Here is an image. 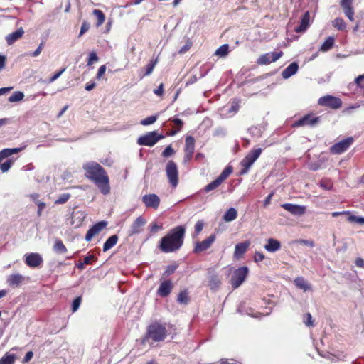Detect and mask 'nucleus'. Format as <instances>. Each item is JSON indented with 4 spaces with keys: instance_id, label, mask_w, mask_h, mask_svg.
Here are the masks:
<instances>
[{
    "instance_id": "6ab92c4d",
    "label": "nucleus",
    "mask_w": 364,
    "mask_h": 364,
    "mask_svg": "<svg viewBox=\"0 0 364 364\" xmlns=\"http://www.w3.org/2000/svg\"><path fill=\"white\" fill-rule=\"evenodd\" d=\"M145 224V219L141 216L138 217L130 226L129 235L139 234L142 231Z\"/></svg>"
},
{
    "instance_id": "393cba45",
    "label": "nucleus",
    "mask_w": 364,
    "mask_h": 364,
    "mask_svg": "<svg viewBox=\"0 0 364 364\" xmlns=\"http://www.w3.org/2000/svg\"><path fill=\"white\" fill-rule=\"evenodd\" d=\"M281 243L279 240L273 238H269L267 240L264 245V249L269 252H275L280 250Z\"/></svg>"
},
{
    "instance_id": "2f4dec72",
    "label": "nucleus",
    "mask_w": 364,
    "mask_h": 364,
    "mask_svg": "<svg viewBox=\"0 0 364 364\" xmlns=\"http://www.w3.org/2000/svg\"><path fill=\"white\" fill-rule=\"evenodd\" d=\"M53 250L58 254H63L67 252V248L60 240L57 239L55 240Z\"/></svg>"
},
{
    "instance_id": "a19ab883",
    "label": "nucleus",
    "mask_w": 364,
    "mask_h": 364,
    "mask_svg": "<svg viewBox=\"0 0 364 364\" xmlns=\"http://www.w3.org/2000/svg\"><path fill=\"white\" fill-rule=\"evenodd\" d=\"M177 301L180 304H188L189 301L188 292L186 291L180 292L178 295Z\"/></svg>"
},
{
    "instance_id": "6e6552de",
    "label": "nucleus",
    "mask_w": 364,
    "mask_h": 364,
    "mask_svg": "<svg viewBox=\"0 0 364 364\" xmlns=\"http://www.w3.org/2000/svg\"><path fill=\"white\" fill-rule=\"evenodd\" d=\"M354 139L352 136L347 137L333 144L331 148V152L334 154H341L346 151L353 144Z\"/></svg>"
},
{
    "instance_id": "dca6fc26",
    "label": "nucleus",
    "mask_w": 364,
    "mask_h": 364,
    "mask_svg": "<svg viewBox=\"0 0 364 364\" xmlns=\"http://www.w3.org/2000/svg\"><path fill=\"white\" fill-rule=\"evenodd\" d=\"M25 262L30 267H37L43 262L42 257L38 253H29L25 255Z\"/></svg>"
},
{
    "instance_id": "e433bc0d",
    "label": "nucleus",
    "mask_w": 364,
    "mask_h": 364,
    "mask_svg": "<svg viewBox=\"0 0 364 364\" xmlns=\"http://www.w3.org/2000/svg\"><path fill=\"white\" fill-rule=\"evenodd\" d=\"M93 14L96 16V18L97 19V26H100L105 22V14H103V12L102 11L98 10V9H95L93 11Z\"/></svg>"
},
{
    "instance_id": "ddd939ff",
    "label": "nucleus",
    "mask_w": 364,
    "mask_h": 364,
    "mask_svg": "<svg viewBox=\"0 0 364 364\" xmlns=\"http://www.w3.org/2000/svg\"><path fill=\"white\" fill-rule=\"evenodd\" d=\"M195 150V139L191 136H188L185 140V148L184 152L185 156L183 161L184 162H187L190 161L193 156Z\"/></svg>"
},
{
    "instance_id": "bf43d9fd",
    "label": "nucleus",
    "mask_w": 364,
    "mask_h": 364,
    "mask_svg": "<svg viewBox=\"0 0 364 364\" xmlns=\"http://www.w3.org/2000/svg\"><path fill=\"white\" fill-rule=\"evenodd\" d=\"M89 28L90 23L86 21H84L81 26L79 36H82L85 32H87L89 30Z\"/></svg>"
},
{
    "instance_id": "c756f323",
    "label": "nucleus",
    "mask_w": 364,
    "mask_h": 364,
    "mask_svg": "<svg viewBox=\"0 0 364 364\" xmlns=\"http://www.w3.org/2000/svg\"><path fill=\"white\" fill-rule=\"evenodd\" d=\"M118 237L116 235H112L109 237L103 245V251L107 252V250L112 248L117 242Z\"/></svg>"
},
{
    "instance_id": "f03ea898",
    "label": "nucleus",
    "mask_w": 364,
    "mask_h": 364,
    "mask_svg": "<svg viewBox=\"0 0 364 364\" xmlns=\"http://www.w3.org/2000/svg\"><path fill=\"white\" fill-rule=\"evenodd\" d=\"M185 228L177 226L161 239L159 247L163 252H173L179 250L183 243Z\"/></svg>"
},
{
    "instance_id": "c9c22d12",
    "label": "nucleus",
    "mask_w": 364,
    "mask_h": 364,
    "mask_svg": "<svg viewBox=\"0 0 364 364\" xmlns=\"http://www.w3.org/2000/svg\"><path fill=\"white\" fill-rule=\"evenodd\" d=\"M24 97V94L21 91L14 92L8 99L10 102H16L22 100Z\"/></svg>"
},
{
    "instance_id": "7c9ffc66",
    "label": "nucleus",
    "mask_w": 364,
    "mask_h": 364,
    "mask_svg": "<svg viewBox=\"0 0 364 364\" xmlns=\"http://www.w3.org/2000/svg\"><path fill=\"white\" fill-rule=\"evenodd\" d=\"M237 216V212L235 208H229L223 215V220L225 222H231L236 219Z\"/></svg>"
},
{
    "instance_id": "9d476101",
    "label": "nucleus",
    "mask_w": 364,
    "mask_h": 364,
    "mask_svg": "<svg viewBox=\"0 0 364 364\" xmlns=\"http://www.w3.org/2000/svg\"><path fill=\"white\" fill-rule=\"evenodd\" d=\"M320 122V117H316L314 114H306L296 121L294 124L295 127H301V126H310L314 127L318 124Z\"/></svg>"
},
{
    "instance_id": "864d4df0",
    "label": "nucleus",
    "mask_w": 364,
    "mask_h": 364,
    "mask_svg": "<svg viewBox=\"0 0 364 364\" xmlns=\"http://www.w3.org/2000/svg\"><path fill=\"white\" fill-rule=\"evenodd\" d=\"M161 229H162V225L158 224L156 222L152 223L149 225V230H150L151 232H152V233H156Z\"/></svg>"
},
{
    "instance_id": "6e6d98bb",
    "label": "nucleus",
    "mask_w": 364,
    "mask_h": 364,
    "mask_svg": "<svg viewBox=\"0 0 364 364\" xmlns=\"http://www.w3.org/2000/svg\"><path fill=\"white\" fill-rule=\"evenodd\" d=\"M319 184L325 190H330L333 186L332 183L328 180H322Z\"/></svg>"
},
{
    "instance_id": "cd10ccee",
    "label": "nucleus",
    "mask_w": 364,
    "mask_h": 364,
    "mask_svg": "<svg viewBox=\"0 0 364 364\" xmlns=\"http://www.w3.org/2000/svg\"><path fill=\"white\" fill-rule=\"evenodd\" d=\"M23 149V147L21 148H14V149H4L0 151V162L4 159L9 157L10 156L17 154Z\"/></svg>"
},
{
    "instance_id": "39448f33",
    "label": "nucleus",
    "mask_w": 364,
    "mask_h": 364,
    "mask_svg": "<svg viewBox=\"0 0 364 364\" xmlns=\"http://www.w3.org/2000/svg\"><path fill=\"white\" fill-rule=\"evenodd\" d=\"M165 171L169 184L175 188L178 184V170L176 164L173 161H168Z\"/></svg>"
},
{
    "instance_id": "1a4fd4ad",
    "label": "nucleus",
    "mask_w": 364,
    "mask_h": 364,
    "mask_svg": "<svg viewBox=\"0 0 364 364\" xmlns=\"http://www.w3.org/2000/svg\"><path fill=\"white\" fill-rule=\"evenodd\" d=\"M318 104L321 106H326L336 109L341 107L342 101L338 97L328 95L320 97Z\"/></svg>"
},
{
    "instance_id": "bb28decb",
    "label": "nucleus",
    "mask_w": 364,
    "mask_h": 364,
    "mask_svg": "<svg viewBox=\"0 0 364 364\" xmlns=\"http://www.w3.org/2000/svg\"><path fill=\"white\" fill-rule=\"evenodd\" d=\"M294 284L304 291H309L311 289V285L308 282L302 277H296L294 281Z\"/></svg>"
},
{
    "instance_id": "c03bdc74",
    "label": "nucleus",
    "mask_w": 364,
    "mask_h": 364,
    "mask_svg": "<svg viewBox=\"0 0 364 364\" xmlns=\"http://www.w3.org/2000/svg\"><path fill=\"white\" fill-rule=\"evenodd\" d=\"M173 122L177 127V129H175V130H172L170 132V135H171V136L176 134L181 129V128L183 127V121L181 119H178V118L174 119L173 120Z\"/></svg>"
},
{
    "instance_id": "ea45409f",
    "label": "nucleus",
    "mask_w": 364,
    "mask_h": 364,
    "mask_svg": "<svg viewBox=\"0 0 364 364\" xmlns=\"http://www.w3.org/2000/svg\"><path fill=\"white\" fill-rule=\"evenodd\" d=\"M220 185H221V183L220 182V181L218 178H216L215 180H214L212 182H210V183H208L204 188V191L206 192V193L210 192V191H211L213 190H215V188H217Z\"/></svg>"
},
{
    "instance_id": "13d9d810",
    "label": "nucleus",
    "mask_w": 364,
    "mask_h": 364,
    "mask_svg": "<svg viewBox=\"0 0 364 364\" xmlns=\"http://www.w3.org/2000/svg\"><path fill=\"white\" fill-rule=\"evenodd\" d=\"M192 43L189 41H188L186 44L181 47V48L179 50L178 53L183 54L186 52H187L191 47Z\"/></svg>"
},
{
    "instance_id": "f8f14e48",
    "label": "nucleus",
    "mask_w": 364,
    "mask_h": 364,
    "mask_svg": "<svg viewBox=\"0 0 364 364\" xmlns=\"http://www.w3.org/2000/svg\"><path fill=\"white\" fill-rule=\"evenodd\" d=\"M141 200L146 208L154 210L159 208L161 201L159 197L154 193L146 194L143 196Z\"/></svg>"
},
{
    "instance_id": "4c0bfd02",
    "label": "nucleus",
    "mask_w": 364,
    "mask_h": 364,
    "mask_svg": "<svg viewBox=\"0 0 364 364\" xmlns=\"http://www.w3.org/2000/svg\"><path fill=\"white\" fill-rule=\"evenodd\" d=\"M232 172V169L230 166H227L217 178L222 183Z\"/></svg>"
},
{
    "instance_id": "412c9836",
    "label": "nucleus",
    "mask_w": 364,
    "mask_h": 364,
    "mask_svg": "<svg viewBox=\"0 0 364 364\" xmlns=\"http://www.w3.org/2000/svg\"><path fill=\"white\" fill-rule=\"evenodd\" d=\"M172 289L173 284L171 282L170 280H165L161 283L157 290V294L161 297H166L169 295Z\"/></svg>"
},
{
    "instance_id": "603ef678",
    "label": "nucleus",
    "mask_w": 364,
    "mask_h": 364,
    "mask_svg": "<svg viewBox=\"0 0 364 364\" xmlns=\"http://www.w3.org/2000/svg\"><path fill=\"white\" fill-rule=\"evenodd\" d=\"M81 301H82V299L80 296H77V298H75L73 300V304H72L73 312H75L77 311V309H79V307L80 306Z\"/></svg>"
},
{
    "instance_id": "7ed1b4c3",
    "label": "nucleus",
    "mask_w": 364,
    "mask_h": 364,
    "mask_svg": "<svg viewBox=\"0 0 364 364\" xmlns=\"http://www.w3.org/2000/svg\"><path fill=\"white\" fill-rule=\"evenodd\" d=\"M167 336V330L164 325L159 323H154L147 328L146 335L144 338L142 343H144L149 339L154 342H160L165 340Z\"/></svg>"
},
{
    "instance_id": "c85d7f7f",
    "label": "nucleus",
    "mask_w": 364,
    "mask_h": 364,
    "mask_svg": "<svg viewBox=\"0 0 364 364\" xmlns=\"http://www.w3.org/2000/svg\"><path fill=\"white\" fill-rule=\"evenodd\" d=\"M209 286L211 289H217L218 288H219L220 285V279H219L218 275L215 274H211L210 272H209Z\"/></svg>"
},
{
    "instance_id": "a878e982",
    "label": "nucleus",
    "mask_w": 364,
    "mask_h": 364,
    "mask_svg": "<svg viewBox=\"0 0 364 364\" xmlns=\"http://www.w3.org/2000/svg\"><path fill=\"white\" fill-rule=\"evenodd\" d=\"M249 246L250 242L248 241L237 244L235 247V257L240 258L247 251Z\"/></svg>"
},
{
    "instance_id": "774afa93",
    "label": "nucleus",
    "mask_w": 364,
    "mask_h": 364,
    "mask_svg": "<svg viewBox=\"0 0 364 364\" xmlns=\"http://www.w3.org/2000/svg\"><path fill=\"white\" fill-rule=\"evenodd\" d=\"M355 82L358 84V86L364 87V75L358 76L355 79Z\"/></svg>"
},
{
    "instance_id": "9b49d317",
    "label": "nucleus",
    "mask_w": 364,
    "mask_h": 364,
    "mask_svg": "<svg viewBox=\"0 0 364 364\" xmlns=\"http://www.w3.org/2000/svg\"><path fill=\"white\" fill-rule=\"evenodd\" d=\"M283 55L282 51L279 52H272L262 55L257 60V63L259 65H267L271 63L277 61Z\"/></svg>"
},
{
    "instance_id": "72a5a7b5",
    "label": "nucleus",
    "mask_w": 364,
    "mask_h": 364,
    "mask_svg": "<svg viewBox=\"0 0 364 364\" xmlns=\"http://www.w3.org/2000/svg\"><path fill=\"white\" fill-rule=\"evenodd\" d=\"M15 360L16 355L14 354L6 353L0 359V364H14Z\"/></svg>"
},
{
    "instance_id": "a18cd8bd",
    "label": "nucleus",
    "mask_w": 364,
    "mask_h": 364,
    "mask_svg": "<svg viewBox=\"0 0 364 364\" xmlns=\"http://www.w3.org/2000/svg\"><path fill=\"white\" fill-rule=\"evenodd\" d=\"M12 163H13V161L11 159H7L4 162L1 161L0 162V170L3 173L8 171L10 169Z\"/></svg>"
},
{
    "instance_id": "a211bd4d",
    "label": "nucleus",
    "mask_w": 364,
    "mask_h": 364,
    "mask_svg": "<svg viewBox=\"0 0 364 364\" xmlns=\"http://www.w3.org/2000/svg\"><path fill=\"white\" fill-rule=\"evenodd\" d=\"M25 279L26 278L23 275L19 273H15L8 276L6 283L9 287L16 288L24 282Z\"/></svg>"
},
{
    "instance_id": "3c124183",
    "label": "nucleus",
    "mask_w": 364,
    "mask_h": 364,
    "mask_svg": "<svg viewBox=\"0 0 364 364\" xmlns=\"http://www.w3.org/2000/svg\"><path fill=\"white\" fill-rule=\"evenodd\" d=\"M347 220H348V221H349L350 223H358V224H361V225L364 224V218L363 217L350 215Z\"/></svg>"
},
{
    "instance_id": "8fccbe9b",
    "label": "nucleus",
    "mask_w": 364,
    "mask_h": 364,
    "mask_svg": "<svg viewBox=\"0 0 364 364\" xmlns=\"http://www.w3.org/2000/svg\"><path fill=\"white\" fill-rule=\"evenodd\" d=\"M157 119V116H150L141 121V124L147 126L154 124Z\"/></svg>"
},
{
    "instance_id": "338daca9",
    "label": "nucleus",
    "mask_w": 364,
    "mask_h": 364,
    "mask_svg": "<svg viewBox=\"0 0 364 364\" xmlns=\"http://www.w3.org/2000/svg\"><path fill=\"white\" fill-rule=\"evenodd\" d=\"M154 93L157 96H161L164 93V85L161 83L156 89L154 90Z\"/></svg>"
},
{
    "instance_id": "423d86ee",
    "label": "nucleus",
    "mask_w": 364,
    "mask_h": 364,
    "mask_svg": "<svg viewBox=\"0 0 364 364\" xmlns=\"http://www.w3.org/2000/svg\"><path fill=\"white\" fill-rule=\"evenodd\" d=\"M163 138V135L158 134L155 131L149 132L147 134L139 137L137 139V143L141 146H152Z\"/></svg>"
},
{
    "instance_id": "0eeeda50",
    "label": "nucleus",
    "mask_w": 364,
    "mask_h": 364,
    "mask_svg": "<svg viewBox=\"0 0 364 364\" xmlns=\"http://www.w3.org/2000/svg\"><path fill=\"white\" fill-rule=\"evenodd\" d=\"M248 274V268L242 267L235 269L231 277L230 283L234 289L238 288L245 280Z\"/></svg>"
},
{
    "instance_id": "0e129e2a",
    "label": "nucleus",
    "mask_w": 364,
    "mask_h": 364,
    "mask_svg": "<svg viewBox=\"0 0 364 364\" xmlns=\"http://www.w3.org/2000/svg\"><path fill=\"white\" fill-rule=\"evenodd\" d=\"M177 268L176 265H168L166 267V269L165 270V274L167 275H170L173 274Z\"/></svg>"
},
{
    "instance_id": "4468645a",
    "label": "nucleus",
    "mask_w": 364,
    "mask_h": 364,
    "mask_svg": "<svg viewBox=\"0 0 364 364\" xmlns=\"http://www.w3.org/2000/svg\"><path fill=\"white\" fill-rule=\"evenodd\" d=\"M215 235L214 234L210 235L207 239L201 242H196L193 252L196 253L203 252L208 250L215 242Z\"/></svg>"
},
{
    "instance_id": "f704fd0d",
    "label": "nucleus",
    "mask_w": 364,
    "mask_h": 364,
    "mask_svg": "<svg viewBox=\"0 0 364 364\" xmlns=\"http://www.w3.org/2000/svg\"><path fill=\"white\" fill-rule=\"evenodd\" d=\"M229 52V46L224 44L220 46L215 52V55L219 57H225Z\"/></svg>"
},
{
    "instance_id": "052dcab7",
    "label": "nucleus",
    "mask_w": 364,
    "mask_h": 364,
    "mask_svg": "<svg viewBox=\"0 0 364 364\" xmlns=\"http://www.w3.org/2000/svg\"><path fill=\"white\" fill-rule=\"evenodd\" d=\"M65 68H64L61 69L60 70H59L58 72H57L55 75H53L49 79L48 82L51 83V82H54L55 80H56L65 72Z\"/></svg>"
},
{
    "instance_id": "e2e57ef3",
    "label": "nucleus",
    "mask_w": 364,
    "mask_h": 364,
    "mask_svg": "<svg viewBox=\"0 0 364 364\" xmlns=\"http://www.w3.org/2000/svg\"><path fill=\"white\" fill-rule=\"evenodd\" d=\"M264 259V255L260 252H256L255 254L254 259L256 262H261Z\"/></svg>"
},
{
    "instance_id": "f3484780",
    "label": "nucleus",
    "mask_w": 364,
    "mask_h": 364,
    "mask_svg": "<svg viewBox=\"0 0 364 364\" xmlns=\"http://www.w3.org/2000/svg\"><path fill=\"white\" fill-rule=\"evenodd\" d=\"M284 210L294 215L301 216L306 212V207L300 205L284 203L281 205Z\"/></svg>"
},
{
    "instance_id": "20e7f679",
    "label": "nucleus",
    "mask_w": 364,
    "mask_h": 364,
    "mask_svg": "<svg viewBox=\"0 0 364 364\" xmlns=\"http://www.w3.org/2000/svg\"><path fill=\"white\" fill-rule=\"evenodd\" d=\"M262 153V149H255L251 150L247 156L240 162L242 169L240 171V174L244 175L247 173L250 168L252 166L255 161L259 157Z\"/></svg>"
},
{
    "instance_id": "58836bf2",
    "label": "nucleus",
    "mask_w": 364,
    "mask_h": 364,
    "mask_svg": "<svg viewBox=\"0 0 364 364\" xmlns=\"http://www.w3.org/2000/svg\"><path fill=\"white\" fill-rule=\"evenodd\" d=\"M232 172V169L230 166H227L217 178L222 183Z\"/></svg>"
},
{
    "instance_id": "aec40b11",
    "label": "nucleus",
    "mask_w": 364,
    "mask_h": 364,
    "mask_svg": "<svg viewBox=\"0 0 364 364\" xmlns=\"http://www.w3.org/2000/svg\"><path fill=\"white\" fill-rule=\"evenodd\" d=\"M353 0H341V6L346 17L350 21L354 20V11L352 7Z\"/></svg>"
},
{
    "instance_id": "37998d69",
    "label": "nucleus",
    "mask_w": 364,
    "mask_h": 364,
    "mask_svg": "<svg viewBox=\"0 0 364 364\" xmlns=\"http://www.w3.org/2000/svg\"><path fill=\"white\" fill-rule=\"evenodd\" d=\"M158 63V58H156L155 60L151 61L146 67V73L144 75V76L149 75L152 73L156 65Z\"/></svg>"
},
{
    "instance_id": "2eb2a0df",
    "label": "nucleus",
    "mask_w": 364,
    "mask_h": 364,
    "mask_svg": "<svg viewBox=\"0 0 364 364\" xmlns=\"http://www.w3.org/2000/svg\"><path fill=\"white\" fill-rule=\"evenodd\" d=\"M107 225V222L100 221L92 225L87 232L86 241H90L92 237L102 231Z\"/></svg>"
},
{
    "instance_id": "de8ad7c7",
    "label": "nucleus",
    "mask_w": 364,
    "mask_h": 364,
    "mask_svg": "<svg viewBox=\"0 0 364 364\" xmlns=\"http://www.w3.org/2000/svg\"><path fill=\"white\" fill-rule=\"evenodd\" d=\"M70 198V193H63L59 196L58 199L55 201V204H64Z\"/></svg>"
},
{
    "instance_id": "09e8293b",
    "label": "nucleus",
    "mask_w": 364,
    "mask_h": 364,
    "mask_svg": "<svg viewBox=\"0 0 364 364\" xmlns=\"http://www.w3.org/2000/svg\"><path fill=\"white\" fill-rule=\"evenodd\" d=\"M240 105L237 101L232 102L230 107L228 108L227 111L230 114H235L239 110Z\"/></svg>"
},
{
    "instance_id": "b1692460",
    "label": "nucleus",
    "mask_w": 364,
    "mask_h": 364,
    "mask_svg": "<svg viewBox=\"0 0 364 364\" xmlns=\"http://www.w3.org/2000/svg\"><path fill=\"white\" fill-rule=\"evenodd\" d=\"M310 23V14L309 11H306L304 15L302 16L300 25L294 28V31L296 33L304 32L307 28L309 26Z\"/></svg>"
},
{
    "instance_id": "49530a36",
    "label": "nucleus",
    "mask_w": 364,
    "mask_h": 364,
    "mask_svg": "<svg viewBox=\"0 0 364 364\" xmlns=\"http://www.w3.org/2000/svg\"><path fill=\"white\" fill-rule=\"evenodd\" d=\"M303 321L308 327H313L314 326V320L310 313L304 315Z\"/></svg>"
},
{
    "instance_id": "4d7b16f0",
    "label": "nucleus",
    "mask_w": 364,
    "mask_h": 364,
    "mask_svg": "<svg viewBox=\"0 0 364 364\" xmlns=\"http://www.w3.org/2000/svg\"><path fill=\"white\" fill-rule=\"evenodd\" d=\"M98 60V57L95 52H92L89 55L87 65H92L94 62H97Z\"/></svg>"
},
{
    "instance_id": "4be33fe9",
    "label": "nucleus",
    "mask_w": 364,
    "mask_h": 364,
    "mask_svg": "<svg viewBox=\"0 0 364 364\" xmlns=\"http://www.w3.org/2000/svg\"><path fill=\"white\" fill-rule=\"evenodd\" d=\"M24 30L22 27L17 29L16 31L8 34L6 36V41L8 46L13 45L16 41L19 40L23 35Z\"/></svg>"
},
{
    "instance_id": "5701e85b",
    "label": "nucleus",
    "mask_w": 364,
    "mask_h": 364,
    "mask_svg": "<svg viewBox=\"0 0 364 364\" xmlns=\"http://www.w3.org/2000/svg\"><path fill=\"white\" fill-rule=\"evenodd\" d=\"M299 65L297 63L293 62L287 68H286L282 73V76L284 79H288L297 73Z\"/></svg>"
},
{
    "instance_id": "79ce46f5",
    "label": "nucleus",
    "mask_w": 364,
    "mask_h": 364,
    "mask_svg": "<svg viewBox=\"0 0 364 364\" xmlns=\"http://www.w3.org/2000/svg\"><path fill=\"white\" fill-rule=\"evenodd\" d=\"M333 26L339 31H343L346 28V23L341 18H336L333 21Z\"/></svg>"
},
{
    "instance_id": "680f3d73",
    "label": "nucleus",
    "mask_w": 364,
    "mask_h": 364,
    "mask_svg": "<svg viewBox=\"0 0 364 364\" xmlns=\"http://www.w3.org/2000/svg\"><path fill=\"white\" fill-rule=\"evenodd\" d=\"M203 228V223L202 221H198L195 225V233L198 235Z\"/></svg>"
},
{
    "instance_id": "473e14b6",
    "label": "nucleus",
    "mask_w": 364,
    "mask_h": 364,
    "mask_svg": "<svg viewBox=\"0 0 364 364\" xmlns=\"http://www.w3.org/2000/svg\"><path fill=\"white\" fill-rule=\"evenodd\" d=\"M334 44V38L332 36L328 37L320 48V50L322 52H326L329 50Z\"/></svg>"
},
{
    "instance_id": "5fc2aeb1",
    "label": "nucleus",
    "mask_w": 364,
    "mask_h": 364,
    "mask_svg": "<svg viewBox=\"0 0 364 364\" xmlns=\"http://www.w3.org/2000/svg\"><path fill=\"white\" fill-rule=\"evenodd\" d=\"M175 153L171 145L168 146L162 152L164 157H169Z\"/></svg>"
},
{
    "instance_id": "69168bd1",
    "label": "nucleus",
    "mask_w": 364,
    "mask_h": 364,
    "mask_svg": "<svg viewBox=\"0 0 364 364\" xmlns=\"http://www.w3.org/2000/svg\"><path fill=\"white\" fill-rule=\"evenodd\" d=\"M43 45H44L43 43H41L39 46L32 53L31 55L33 57L38 56L41 54V51L43 50Z\"/></svg>"
},
{
    "instance_id": "f257e3e1",
    "label": "nucleus",
    "mask_w": 364,
    "mask_h": 364,
    "mask_svg": "<svg viewBox=\"0 0 364 364\" xmlns=\"http://www.w3.org/2000/svg\"><path fill=\"white\" fill-rule=\"evenodd\" d=\"M82 168L85 171V176L92 181L102 194L109 193V179L101 165L95 161H89L83 164Z\"/></svg>"
}]
</instances>
